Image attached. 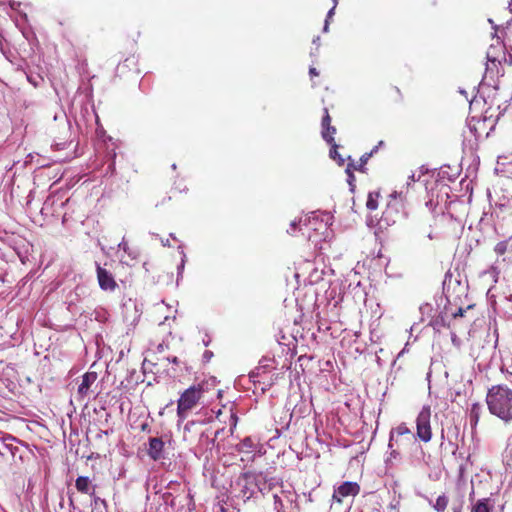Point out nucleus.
<instances>
[{"label":"nucleus","instance_id":"f257e3e1","mask_svg":"<svg viewBox=\"0 0 512 512\" xmlns=\"http://www.w3.org/2000/svg\"><path fill=\"white\" fill-rule=\"evenodd\" d=\"M486 403L494 416H512V389L506 385H493L487 393Z\"/></svg>","mask_w":512,"mask_h":512},{"label":"nucleus","instance_id":"f03ea898","mask_svg":"<svg viewBox=\"0 0 512 512\" xmlns=\"http://www.w3.org/2000/svg\"><path fill=\"white\" fill-rule=\"evenodd\" d=\"M210 385L209 381H202L187 388L178 399V414L187 413L197 405L204 403L210 391Z\"/></svg>","mask_w":512,"mask_h":512},{"label":"nucleus","instance_id":"7ed1b4c3","mask_svg":"<svg viewBox=\"0 0 512 512\" xmlns=\"http://www.w3.org/2000/svg\"><path fill=\"white\" fill-rule=\"evenodd\" d=\"M98 374L94 371L86 372L82 378L81 382L78 385L77 389V396L79 399H85L86 397H89L91 393L94 392L92 389V385L95 384L97 381Z\"/></svg>","mask_w":512,"mask_h":512},{"label":"nucleus","instance_id":"20e7f679","mask_svg":"<svg viewBox=\"0 0 512 512\" xmlns=\"http://www.w3.org/2000/svg\"><path fill=\"white\" fill-rule=\"evenodd\" d=\"M274 369L275 367L272 360L263 359L259 362V365L250 372L249 377L254 383H265L266 376Z\"/></svg>","mask_w":512,"mask_h":512},{"label":"nucleus","instance_id":"39448f33","mask_svg":"<svg viewBox=\"0 0 512 512\" xmlns=\"http://www.w3.org/2000/svg\"><path fill=\"white\" fill-rule=\"evenodd\" d=\"M360 491V487L356 482H344L335 488L333 493V500L341 503L344 498L349 496H356Z\"/></svg>","mask_w":512,"mask_h":512},{"label":"nucleus","instance_id":"423d86ee","mask_svg":"<svg viewBox=\"0 0 512 512\" xmlns=\"http://www.w3.org/2000/svg\"><path fill=\"white\" fill-rule=\"evenodd\" d=\"M97 279L99 286L105 291H114L117 288V283L111 272L102 268L100 264H96Z\"/></svg>","mask_w":512,"mask_h":512},{"label":"nucleus","instance_id":"0eeeda50","mask_svg":"<svg viewBox=\"0 0 512 512\" xmlns=\"http://www.w3.org/2000/svg\"><path fill=\"white\" fill-rule=\"evenodd\" d=\"M218 398L221 400V392L217 393ZM212 412L216 414V416H236L238 413L235 402L227 401L226 403L219 402L218 405L213 406Z\"/></svg>","mask_w":512,"mask_h":512},{"label":"nucleus","instance_id":"6e6552de","mask_svg":"<svg viewBox=\"0 0 512 512\" xmlns=\"http://www.w3.org/2000/svg\"><path fill=\"white\" fill-rule=\"evenodd\" d=\"M417 435L424 442H428L431 439V427L429 418H417Z\"/></svg>","mask_w":512,"mask_h":512},{"label":"nucleus","instance_id":"1a4fd4ad","mask_svg":"<svg viewBox=\"0 0 512 512\" xmlns=\"http://www.w3.org/2000/svg\"><path fill=\"white\" fill-rule=\"evenodd\" d=\"M163 442L159 438H152L149 442L148 454L154 459L158 460L162 456Z\"/></svg>","mask_w":512,"mask_h":512},{"label":"nucleus","instance_id":"9d476101","mask_svg":"<svg viewBox=\"0 0 512 512\" xmlns=\"http://www.w3.org/2000/svg\"><path fill=\"white\" fill-rule=\"evenodd\" d=\"M389 201L387 203V212L393 209H396L398 204H400L402 207L404 206V203L406 202V196L403 195V193H398L394 191L389 195Z\"/></svg>","mask_w":512,"mask_h":512},{"label":"nucleus","instance_id":"9b49d317","mask_svg":"<svg viewBox=\"0 0 512 512\" xmlns=\"http://www.w3.org/2000/svg\"><path fill=\"white\" fill-rule=\"evenodd\" d=\"M75 486L79 492L91 494L93 492L91 481L88 477L80 476L76 479Z\"/></svg>","mask_w":512,"mask_h":512},{"label":"nucleus","instance_id":"f8f14e48","mask_svg":"<svg viewBox=\"0 0 512 512\" xmlns=\"http://www.w3.org/2000/svg\"><path fill=\"white\" fill-rule=\"evenodd\" d=\"M494 251L498 256H503L506 253H512V236L507 240L497 243Z\"/></svg>","mask_w":512,"mask_h":512},{"label":"nucleus","instance_id":"ddd939ff","mask_svg":"<svg viewBox=\"0 0 512 512\" xmlns=\"http://www.w3.org/2000/svg\"><path fill=\"white\" fill-rule=\"evenodd\" d=\"M380 198V192L379 191H371L368 194L367 201H366V207L370 211H374L378 208V200Z\"/></svg>","mask_w":512,"mask_h":512},{"label":"nucleus","instance_id":"4468645a","mask_svg":"<svg viewBox=\"0 0 512 512\" xmlns=\"http://www.w3.org/2000/svg\"><path fill=\"white\" fill-rule=\"evenodd\" d=\"M386 96L393 102H399L402 99V94L397 86H389L386 90Z\"/></svg>","mask_w":512,"mask_h":512},{"label":"nucleus","instance_id":"2eb2a0df","mask_svg":"<svg viewBox=\"0 0 512 512\" xmlns=\"http://www.w3.org/2000/svg\"><path fill=\"white\" fill-rule=\"evenodd\" d=\"M287 503L291 504L292 500H285L282 496L274 495L275 510L277 512H285Z\"/></svg>","mask_w":512,"mask_h":512},{"label":"nucleus","instance_id":"dca6fc26","mask_svg":"<svg viewBox=\"0 0 512 512\" xmlns=\"http://www.w3.org/2000/svg\"><path fill=\"white\" fill-rule=\"evenodd\" d=\"M330 157L338 163L339 166L344 165L345 159L339 154L338 148L339 146L336 143L330 144Z\"/></svg>","mask_w":512,"mask_h":512},{"label":"nucleus","instance_id":"f3484780","mask_svg":"<svg viewBox=\"0 0 512 512\" xmlns=\"http://www.w3.org/2000/svg\"><path fill=\"white\" fill-rule=\"evenodd\" d=\"M323 139L328 144L336 143L334 139V135L336 134V128L334 126H330L329 128H326L325 130H322L321 132Z\"/></svg>","mask_w":512,"mask_h":512},{"label":"nucleus","instance_id":"a211bd4d","mask_svg":"<svg viewBox=\"0 0 512 512\" xmlns=\"http://www.w3.org/2000/svg\"><path fill=\"white\" fill-rule=\"evenodd\" d=\"M448 505V498L445 495H440L436 502L433 504V508L438 512H444Z\"/></svg>","mask_w":512,"mask_h":512},{"label":"nucleus","instance_id":"6ab92c4d","mask_svg":"<svg viewBox=\"0 0 512 512\" xmlns=\"http://www.w3.org/2000/svg\"><path fill=\"white\" fill-rule=\"evenodd\" d=\"M371 155H372V152L371 153H365L364 155H362L358 162H356V163L353 162L352 168L354 170H356V171H363L364 167L367 164V162H368L369 158L371 157Z\"/></svg>","mask_w":512,"mask_h":512},{"label":"nucleus","instance_id":"aec40b11","mask_svg":"<svg viewBox=\"0 0 512 512\" xmlns=\"http://www.w3.org/2000/svg\"><path fill=\"white\" fill-rule=\"evenodd\" d=\"M348 160H349V163H348V165H347V167L345 169V172H346V174L348 176V179H347L348 184L351 186V189L353 190V188L355 187V185H354V182H355L354 171L355 170L352 168L353 161L351 160L350 157H348Z\"/></svg>","mask_w":512,"mask_h":512},{"label":"nucleus","instance_id":"412c9836","mask_svg":"<svg viewBox=\"0 0 512 512\" xmlns=\"http://www.w3.org/2000/svg\"><path fill=\"white\" fill-rule=\"evenodd\" d=\"M119 248L121 250H123L125 253L128 254V256H130L133 260L137 259L138 257V252L134 249H132L128 242L125 241L124 239L121 241V243L119 244Z\"/></svg>","mask_w":512,"mask_h":512},{"label":"nucleus","instance_id":"4be33fe9","mask_svg":"<svg viewBox=\"0 0 512 512\" xmlns=\"http://www.w3.org/2000/svg\"><path fill=\"white\" fill-rule=\"evenodd\" d=\"M491 507L488 505V500L483 499L478 501L472 508V512H490Z\"/></svg>","mask_w":512,"mask_h":512},{"label":"nucleus","instance_id":"5701e85b","mask_svg":"<svg viewBox=\"0 0 512 512\" xmlns=\"http://www.w3.org/2000/svg\"><path fill=\"white\" fill-rule=\"evenodd\" d=\"M322 130L329 128L331 126V117L329 115L328 108H324V116L321 122Z\"/></svg>","mask_w":512,"mask_h":512},{"label":"nucleus","instance_id":"b1692460","mask_svg":"<svg viewBox=\"0 0 512 512\" xmlns=\"http://www.w3.org/2000/svg\"><path fill=\"white\" fill-rule=\"evenodd\" d=\"M171 201H172V197L171 196H163L161 200H157L155 202V207L157 209H160L161 207L167 205L168 208H169V207H171V205H170Z\"/></svg>","mask_w":512,"mask_h":512},{"label":"nucleus","instance_id":"393cba45","mask_svg":"<svg viewBox=\"0 0 512 512\" xmlns=\"http://www.w3.org/2000/svg\"><path fill=\"white\" fill-rule=\"evenodd\" d=\"M333 7L329 10L328 14H327V18L325 20V27H324V30L326 31L328 29V23H329V19L332 18L333 14H334V11H335V8L336 6L338 5V0H333Z\"/></svg>","mask_w":512,"mask_h":512},{"label":"nucleus","instance_id":"a878e982","mask_svg":"<svg viewBox=\"0 0 512 512\" xmlns=\"http://www.w3.org/2000/svg\"><path fill=\"white\" fill-rule=\"evenodd\" d=\"M471 308H473V305H468V306H467V308L459 307V308L457 309V311L453 313V315H452V316H453V318H454V319L459 318V317H464V315H465L466 311H467L468 309H471Z\"/></svg>","mask_w":512,"mask_h":512},{"label":"nucleus","instance_id":"bb28decb","mask_svg":"<svg viewBox=\"0 0 512 512\" xmlns=\"http://www.w3.org/2000/svg\"><path fill=\"white\" fill-rule=\"evenodd\" d=\"M482 408L483 406L478 403L473 404L471 408V416H479L482 412Z\"/></svg>","mask_w":512,"mask_h":512},{"label":"nucleus","instance_id":"cd10ccee","mask_svg":"<svg viewBox=\"0 0 512 512\" xmlns=\"http://www.w3.org/2000/svg\"><path fill=\"white\" fill-rule=\"evenodd\" d=\"M212 357H213V352H211L209 350H205L204 351V353H203V361L205 363L209 362Z\"/></svg>","mask_w":512,"mask_h":512},{"label":"nucleus","instance_id":"c85d7f7f","mask_svg":"<svg viewBox=\"0 0 512 512\" xmlns=\"http://www.w3.org/2000/svg\"><path fill=\"white\" fill-rule=\"evenodd\" d=\"M430 415V409L429 408H423V410L419 413V417L422 416H429Z\"/></svg>","mask_w":512,"mask_h":512},{"label":"nucleus","instance_id":"c756f323","mask_svg":"<svg viewBox=\"0 0 512 512\" xmlns=\"http://www.w3.org/2000/svg\"><path fill=\"white\" fill-rule=\"evenodd\" d=\"M309 74H310L311 77H315V76L319 75V73L317 72L316 68H314V67H311L309 69Z\"/></svg>","mask_w":512,"mask_h":512},{"label":"nucleus","instance_id":"7c9ffc66","mask_svg":"<svg viewBox=\"0 0 512 512\" xmlns=\"http://www.w3.org/2000/svg\"><path fill=\"white\" fill-rule=\"evenodd\" d=\"M242 445H243L244 447H251V446H252V442H251V440H250L249 438H247V439H245V440L243 441Z\"/></svg>","mask_w":512,"mask_h":512},{"label":"nucleus","instance_id":"2f4dec72","mask_svg":"<svg viewBox=\"0 0 512 512\" xmlns=\"http://www.w3.org/2000/svg\"><path fill=\"white\" fill-rule=\"evenodd\" d=\"M427 237L430 239V240H433L434 239V235H433V231L432 229H430L427 233Z\"/></svg>","mask_w":512,"mask_h":512},{"label":"nucleus","instance_id":"473e14b6","mask_svg":"<svg viewBox=\"0 0 512 512\" xmlns=\"http://www.w3.org/2000/svg\"><path fill=\"white\" fill-rule=\"evenodd\" d=\"M273 384V376L269 377V382L267 383V386H271Z\"/></svg>","mask_w":512,"mask_h":512},{"label":"nucleus","instance_id":"72a5a7b5","mask_svg":"<svg viewBox=\"0 0 512 512\" xmlns=\"http://www.w3.org/2000/svg\"><path fill=\"white\" fill-rule=\"evenodd\" d=\"M171 362H172V363H174V364H178V362H179V361H178V358H177V357H173V358L171 359Z\"/></svg>","mask_w":512,"mask_h":512},{"label":"nucleus","instance_id":"f704fd0d","mask_svg":"<svg viewBox=\"0 0 512 512\" xmlns=\"http://www.w3.org/2000/svg\"><path fill=\"white\" fill-rule=\"evenodd\" d=\"M508 8H509L510 12L512 13V0L509 1Z\"/></svg>","mask_w":512,"mask_h":512},{"label":"nucleus","instance_id":"c9c22d12","mask_svg":"<svg viewBox=\"0 0 512 512\" xmlns=\"http://www.w3.org/2000/svg\"><path fill=\"white\" fill-rule=\"evenodd\" d=\"M296 225H297V224H296V222H295V221H293V222L291 223V227L293 228V230H295V229H296Z\"/></svg>","mask_w":512,"mask_h":512}]
</instances>
